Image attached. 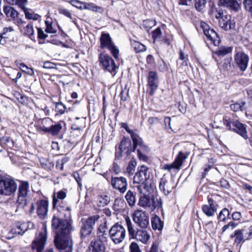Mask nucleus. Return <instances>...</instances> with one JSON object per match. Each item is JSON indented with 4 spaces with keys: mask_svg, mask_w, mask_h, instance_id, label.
I'll list each match as a JSON object with an SVG mask.
<instances>
[{
    "mask_svg": "<svg viewBox=\"0 0 252 252\" xmlns=\"http://www.w3.org/2000/svg\"><path fill=\"white\" fill-rule=\"evenodd\" d=\"M246 102L243 101H239L231 104L230 105V109L234 112H238L239 111H243L246 109L245 105Z\"/></svg>",
    "mask_w": 252,
    "mask_h": 252,
    "instance_id": "obj_35",
    "label": "nucleus"
},
{
    "mask_svg": "<svg viewBox=\"0 0 252 252\" xmlns=\"http://www.w3.org/2000/svg\"><path fill=\"white\" fill-rule=\"evenodd\" d=\"M89 249L91 252H105L106 246L105 244L93 240L90 242Z\"/></svg>",
    "mask_w": 252,
    "mask_h": 252,
    "instance_id": "obj_27",
    "label": "nucleus"
},
{
    "mask_svg": "<svg viewBox=\"0 0 252 252\" xmlns=\"http://www.w3.org/2000/svg\"><path fill=\"white\" fill-rule=\"evenodd\" d=\"M220 120V123H222L229 130H232V123L234 121L228 116L222 117L220 115H216L214 118V123H217V121Z\"/></svg>",
    "mask_w": 252,
    "mask_h": 252,
    "instance_id": "obj_29",
    "label": "nucleus"
},
{
    "mask_svg": "<svg viewBox=\"0 0 252 252\" xmlns=\"http://www.w3.org/2000/svg\"><path fill=\"white\" fill-rule=\"evenodd\" d=\"M159 189L165 195L170 193L174 187V183L172 180H168L164 177L160 179Z\"/></svg>",
    "mask_w": 252,
    "mask_h": 252,
    "instance_id": "obj_21",
    "label": "nucleus"
},
{
    "mask_svg": "<svg viewBox=\"0 0 252 252\" xmlns=\"http://www.w3.org/2000/svg\"><path fill=\"white\" fill-rule=\"evenodd\" d=\"M62 128V126L61 124L58 123V124L52 125L49 127L50 133L52 135H57L58 134Z\"/></svg>",
    "mask_w": 252,
    "mask_h": 252,
    "instance_id": "obj_41",
    "label": "nucleus"
},
{
    "mask_svg": "<svg viewBox=\"0 0 252 252\" xmlns=\"http://www.w3.org/2000/svg\"><path fill=\"white\" fill-rule=\"evenodd\" d=\"M163 222L158 216H155L152 219V227L155 230H161L163 227Z\"/></svg>",
    "mask_w": 252,
    "mask_h": 252,
    "instance_id": "obj_34",
    "label": "nucleus"
},
{
    "mask_svg": "<svg viewBox=\"0 0 252 252\" xmlns=\"http://www.w3.org/2000/svg\"><path fill=\"white\" fill-rule=\"evenodd\" d=\"M126 235L124 226L119 222L115 223L109 230V236L115 244L122 243L125 239Z\"/></svg>",
    "mask_w": 252,
    "mask_h": 252,
    "instance_id": "obj_8",
    "label": "nucleus"
},
{
    "mask_svg": "<svg viewBox=\"0 0 252 252\" xmlns=\"http://www.w3.org/2000/svg\"><path fill=\"white\" fill-rule=\"evenodd\" d=\"M110 184L113 189L119 190L122 193L126 192L127 189V181L124 177H112Z\"/></svg>",
    "mask_w": 252,
    "mask_h": 252,
    "instance_id": "obj_15",
    "label": "nucleus"
},
{
    "mask_svg": "<svg viewBox=\"0 0 252 252\" xmlns=\"http://www.w3.org/2000/svg\"><path fill=\"white\" fill-rule=\"evenodd\" d=\"M46 29L45 32L50 33H55L57 32L56 30H55L52 26V23L49 21H46Z\"/></svg>",
    "mask_w": 252,
    "mask_h": 252,
    "instance_id": "obj_49",
    "label": "nucleus"
},
{
    "mask_svg": "<svg viewBox=\"0 0 252 252\" xmlns=\"http://www.w3.org/2000/svg\"><path fill=\"white\" fill-rule=\"evenodd\" d=\"M229 211L227 208H223L219 214L218 219L220 221L225 222L229 219Z\"/></svg>",
    "mask_w": 252,
    "mask_h": 252,
    "instance_id": "obj_38",
    "label": "nucleus"
},
{
    "mask_svg": "<svg viewBox=\"0 0 252 252\" xmlns=\"http://www.w3.org/2000/svg\"><path fill=\"white\" fill-rule=\"evenodd\" d=\"M232 52V48L230 47H221L219 48L217 52V54L219 56H225Z\"/></svg>",
    "mask_w": 252,
    "mask_h": 252,
    "instance_id": "obj_45",
    "label": "nucleus"
},
{
    "mask_svg": "<svg viewBox=\"0 0 252 252\" xmlns=\"http://www.w3.org/2000/svg\"><path fill=\"white\" fill-rule=\"evenodd\" d=\"M29 183L27 181H20L18 186L17 199L16 200L17 209L16 212L19 209L26 210L28 202L26 199L29 190Z\"/></svg>",
    "mask_w": 252,
    "mask_h": 252,
    "instance_id": "obj_6",
    "label": "nucleus"
},
{
    "mask_svg": "<svg viewBox=\"0 0 252 252\" xmlns=\"http://www.w3.org/2000/svg\"><path fill=\"white\" fill-rule=\"evenodd\" d=\"M17 189L18 186L14 178L9 175H0V195L12 196Z\"/></svg>",
    "mask_w": 252,
    "mask_h": 252,
    "instance_id": "obj_3",
    "label": "nucleus"
},
{
    "mask_svg": "<svg viewBox=\"0 0 252 252\" xmlns=\"http://www.w3.org/2000/svg\"><path fill=\"white\" fill-rule=\"evenodd\" d=\"M220 186L225 189H227L230 187L228 182L224 179H221L220 181Z\"/></svg>",
    "mask_w": 252,
    "mask_h": 252,
    "instance_id": "obj_62",
    "label": "nucleus"
},
{
    "mask_svg": "<svg viewBox=\"0 0 252 252\" xmlns=\"http://www.w3.org/2000/svg\"><path fill=\"white\" fill-rule=\"evenodd\" d=\"M68 236L55 237V244L61 252H72V242Z\"/></svg>",
    "mask_w": 252,
    "mask_h": 252,
    "instance_id": "obj_12",
    "label": "nucleus"
},
{
    "mask_svg": "<svg viewBox=\"0 0 252 252\" xmlns=\"http://www.w3.org/2000/svg\"><path fill=\"white\" fill-rule=\"evenodd\" d=\"M206 0H195V7L198 11H202L205 7Z\"/></svg>",
    "mask_w": 252,
    "mask_h": 252,
    "instance_id": "obj_43",
    "label": "nucleus"
},
{
    "mask_svg": "<svg viewBox=\"0 0 252 252\" xmlns=\"http://www.w3.org/2000/svg\"><path fill=\"white\" fill-rule=\"evenodd\" d=\"M130 136L133 145L128 138L124 136L118 150L115 153V160L120 159L123 156H126V158H130L131 154L135 152L136 148L144 143L142 138L137 133L134 132Z\"/></svg>",
    "mask_w": 252,
    "mask_h": 252,
    "instance_id": "obj_1",
    "label": "nucleus"
},
{
    "mask_svg": "<svg viewBox=\"0 0 252 252\" xmlns=\"http://www.w3.org/2000/svg\"><path fill=\"white\" fill-rule=\"evenodd\" d=\"M189 153L187 151H181L179 152L175 160L170 164H165L163 169L169 172L172 169H180L184 161L188 157Z\"/></svg>",
    "mask_w": 252,
    "mask_h": 252,
    "instance_id": "obj_14",
    "label": "nucleus"
},
{
    "mask_svg": "<svg viewBox=\"0 0 252 252\" xmlns=\"http://www.w3.org/2000/svg\"><path fill=\"white\" fill-rule=\"evenodd\" d=\"M208 204L202 205V210L207 217H213L217 211V208L215 206L214 201L212 198L208 197Z\"/></svg>",
    "mask_w": 252,
    "mask_h": 252,
    "instance_id": "obj_23",
    "label": "nucleus"
},
{
    "mask_svg": "<svg viewBox=\"0 0 252 252\" xmlns=\"http://www.w3.org/2000/svg\"><path fill=\"white\" fill-rule=\"evenodd\" d=\"M66 196V193L63 190H60L57 193L54 192L53 195V208L56 209L59 200H63Z\"/></svg>",
    "mask_w": 252,
    "mask_h": 252,
    "instance_id": "obj_33",
    "label": "nucleus"
},
{
    "mask_svg": "<svg viewBox=\"0 0 252 252\" xmlns=\"http://www.w3.org/2000/svg\"><path fill=\"white\" fill-rule=\"evenodd\" d=\"M134 223L140 228H147L149 226V217L145 211L137 210L132 214Z\"/></svg>",
    "mask_w": 252,
    "mask_h": 252,
    "instance_id": "obj_11",
    "label": "nucleus"
},
{
    "mask_svg": "<svg viewBox=\"0 0 252 252\" xmlns=\"http://www.w3.org/2000/svg\"><path fill=\"white\" fill-rule=\"evenodd\" d=\"M225 13H226L225 11L224 10H222V9L217 10L216 11V13L215 14V17L217 19L221 18L220 20H222V19L225 18V16L226 15V14H225Z\"/></svg>",
    "mask_w": 252,
    "mask_h": 252,
    "instance_id": "obj_53",
    "label": "nucleus"
},
{
    "mask_svg": "<svg viewBox=\"0 0 252 252\" xmlns=\"http://www.w3.org/2000/svg\"><path fill=\"white\" fill-rule=\"evenodd\" d=\"M149 168L145 165H141L138 168L137 172L133 177V183L146 182L150 178Z\"/></svg>",
    "mask_w": 252,
    "mask_h": 252,
    "instance_id": "obj_17",
    "label": "nucleus"
},
{
    "mask_svg": "<svg viewBox=\"0 0 252 252\" xmlns=\"http://www.w3.org/2000/svg\"><path fill=\"white\" fill-rule=\"evenodd\" d=\"M98 61L100 65L105 70L110 72L113 76L116 73L118 68L112 58L105 52H101L99 55Z\"/></svg>",
    "mask_w": 252,
    "mask_h": 252,
    "instance_id": "obj_10",
    "label": "nucleus"
},
{
    "mask_svg": "<svg viewBox=\"0 0 252 252\" xmlns=\"http://www.w3.org/2000/svg\"><path fill=\"white\" fill-rule=\"evenodd\" d=\"M99 218V215H95L81 219L80 237L82 239H85L91 236L94 229L95 224Z\"/></svg>",
    "mask_w": 252,
    "mask_h": 252,
    "instance_id": "obj_7",
    "label": "nucleus"
},
{
    "mask_svg": "<svg viewBox=\"0 0 252 252\" xmlns=\"http://www.w3.org/2000/svg\"><path fill=\"white\" fill-rule=\"evenodd\" d=\"M37 37L40 39H45L48 37V35L45 34L41 28H37Z\"/></svg>",
    "mask_w": 252,
    "mask_h": 252,
    "instance_id": "obj_57",
    "label": "nucleus"
},
{
    "mask_svg": "<svg viewBox=\"0 0 252 252\" xmlns=\"http://www.w3.org/2000/svg\"><path fill=\"white\" fill-rule=\"evenodd\" d=\"M56 208L58 211V214L56 215H63L64 218H70L71 209L70 208L64 204L62 201L59 205L56 206Z\"/></svg>",
    "mask_w": 252,
    "mask_h": 252,
    "instance_id": "obj_25",
    "label": "nucleus"
},
{
    "mask_svg": "<svg viewBox=\"0 0 252 252\" xmlns=\"http://www.w3.org/2000/svg\"><path fill=\"white\" fill-rule=\"evenodd\" d=\"M159 69L160 71H162V72L166 71L168 69L167 65L164 62L163 60H162L161 63L159 65Z\"/></svg>",
    "mask_w": 252,
    "mask_h": 252,
    "instance_id": "obj_64",
    "label": "nucleus"
},
{
    "mask_svg": "<svg viewBox=\"0 0 252 252\" xmlns=\"http://www.w3.org/2000/svg\"><path fill=\"white\" fill-rule=\"evenodd\" d=\"M200 27L202 29L204 35L215 46L219 45L220 38L217 33L205 22L201 21Z\"/></svg>",
    "mask_w": 252,
    "mask_h": 252,
    "instance_id": "obj_13",
    "label": "nucleus"
},
{
    "mask_svg": "<svg viewBox=\"0 0 252 252\" xmlns=\"http://www.w3.org/2000/svg\"><path fill=\"white\" fill-rule=\"evenodd\" d=\"M84 7V9H88L94 12L102 13L103 11L102 7L99 6H97L93 3L86 2Z\"/></svg>",
    "mask_w": 252,
    "mask_h": 252,
    "instance_id": "obj_39",
    "label": "nucleus"
},
{
    "mask_svg": "<svg viewBox=\"0 0 252 252\" xmlns=\"http://www.w3.org/2000/svg\"><path fill=\"white\" fill-rule=\"evenodd\" d=\"M66 108L61 102L56 103L55 111L57 112V115L63 114Z\"/></svg>",
    "mask_w": 252,
    "mask_h": 252,
    "instance_id": "obj_44",
    "label": "nucleus"
},
{
    "mask_svg": "<svg viewBox=\"0 0 252 252\" xmlns=\"http://www.w3.org/2000/svg\"><path fill=\"white\" fill-rule=\"evenodd\" d=\"M100 42L101 49L107 48L115 59L119 58V50L112 41L109 33L103 32L100 38Z\"/></svg>",
    "mask_w": 252,
    "mask_h": 252,
    "instance_id": "obj_9",
    "label": "nucleus"
},
{
    "mask_svg": "<svg viewBox=\"0 0 252 252\" xmlns=\"http://www.w3.org/2000/svg\"><path fill=\"white\" fill-rule=\"evenodd\" d=\"M246 126V125L241 123L238 121H233L232 123V130L245 140L249 139Z\"/></svg>",
    "mask_w": 252,
    "mask_h": 252,
    "instance_id": "obj_22",
    "label": "nucleus"
},
{
    "mask_svg": "<svg viewBox=\"0 0 252 252\" xmlns=\"http://www.w3.org/2000/svg\"><path fill=\"white\" fill-rule=\"evenodd\" d=\"M161 31L160 28H157L152 32V37L155 40L156 39L160 37L161 35Z\"/></svg>",
    "mask_w": 252,
    "mask_h": 252,
    "instance_id": "obj_55",
    "label": "nucleus"
},
{
    "mask_svg": "<svg viewBox=\"0 0 252 252\" xmlns=\"http://www.w3.org/2000/svg\"><path fill=\"white\" fill-rule=\"evenodd\" d=\"M245 229H239L236 230V238L235 239V243L239 244L241 242H244V237L245 235L244 236V233H245Z\"/></svg>",
    "mask_w": 252,
    "mask_h": 252,
    "instance_id": "obj_40",
    "label": "nucleus"
},
{
    "mask_svg": "<svg viewBox=\"0 0 252 252\" xmlns=\"http://www.w3.org/2000/svg\"><path fill=\"white\" fill-rule=\"evenodd\" d=\"M244 5L246 10L252 18V0H245Z\"/></svg>",
    "mask_w": 252,
    "mask_h": 252,
    "instance_id": "obj_48",
    "label": "nucleus"
},
{
    "mask_svg": "<svg viewBox=\"0 0 252 252\" xmlns=\"http://www.w3.org/2000/svg\"><path fill=\"white\" fill-rule=\"evenodd\" d=\"M0 145L5 149H12L16 146L15 142L9 136H3L0 138Z\"/></svg>",
    "mask_w": 252,
    "mask_h": 252,
    "instance_id": "obj_30",
    "label": "nucleus"
},
{
    "mask_svg": "<svg viewBox=\"0 0 252 252\" xmlns=\"http://www.w3.org/2000/svg\"><path fill=\"white\" fill-rule=\"evenodd\" d=\"M218 4L229 7L231 9L237 11L240 8V4L236 0H219Z\"/></svg>",
    "mask_w": 252,
    "mask_h": 252,
    "instance_id": "obj_26",
    "label": "nucleus"
},
{
    "mask_svg": "<svg viewBox=\"0 0 252 252\" xmlns=\"http://www.w3.org/2000/svg\"><path fill=\"white\" fill-rule=\"evenodd\" d=\"M125 198L130 206H133L136 202V193L129 190L125 196Z\"/></svg>",
    "mask_w": 252,
    "mask_h": 252,
    "instance_id": "obj_36",
    "label": "nucleus"
},
{
    "mask_svg": "<svg viewBox=\"0 0 252 252\" xmlns=\"http://www.w3.org/2000/svg\"><path fill=\"white\" fill-rule=\"evenodd\" d=\"M110 198L107 195L100 196L99 197V206H104L107 205L110 202Z\"/></svg>",
    "mask_w": 252,
    "mask_h": 252,
    "instance_id": "obj_50",
    "label": "nucleus"
},
{
    "mask_svg": "<svg viewBox=\"0 0 252 252\" xmlns=\"http://www.w3.org/2000/svg\"><path fill=\"white\" fill-rule=\"evenodd\" d=\"M129 235L132 239H136L143 244H146L150 238V234L146 230L147 228H140L136 230L132 223L129 218L126 219Z\"/></svg>",
    "mask_w": 252,
    "mask_h": 252,
    "instance_id": "obj_4",
    "label": "nucleus"
},
{
    "mask_svg": "<svg viewBox=\"0 0 252 252\" xmlns=\"http://www.w3.org/2000/svg\"><path fill=\"white\" fill-rule=\"evenodd\" d=\"M249 61V56L243 52H238L234 56V62L242 71L246 70Z\"/></svg>",
    "mask_w": 252,
    "mask_h": 252,
    "instance_id": "obj_16",
    "label": "nucleus"
},
{
    "mask_svg": "<svg viewBox=\"0 0 252 252\" xmlns=\"http://www.w3.org/2000/svg\"><path fill=\"white\" fill-rule=\"evenodd\" d=\"M39 160L42 167L45 170H50L54 166V163L51 159L40 158H39Z\"/></svg>",
    "mask_w": 252,
    "mask_h": 252,
    "instance_id": "obj_32",
    "label": "nucleus"
},
{
    "mask_svg": "<svg viewBox=\"0 0 252 252\" xmlns=\"http://www.w3.org/2000/svg\"><path fill=\"white\" fill-rule=\"evenodd\" d=\"M150 149L144 143L139 146L137 149V155L140 160L147 161L148 158L146 154L149 153Z\"/></svg>",
    "mask_w": 252,
    "mask_h": 252,
    "instance_id": "obj_28",
    "label": "nucleus"
},
{
    "mask_svg": "<svg viewBox=\"0 0 252 252\" xmlns=\"http://www.w3.org/2000/svg\"><path fill=\"white\" fill-rule=\"evenodd\" d=\"M73 175L74 179L77 182L78 186L81 188L82 186V179L80 177L79 174L78 173H74Z\"/></svg>",
    "mask_w": 252,
    "mask_h": 252,
    "instance_id": "obj_63",
    "label": "nucleus"
},
{
    "mask_svg": "<svg viewBox=\"0 0 252 252\" xmlns=\"http://www.w3.org/2000/svg\"><path fill=\"white\" fill-rule=\"evenodd\" d=\"M47 239L46 230L39 234L38 237L33 241L32 248L33 250H36V252H42L44 248L45 244Z\"/></svg>",
    "mask_w": 252,
    "mask_h": 252,
    "instance_id": "obj_18",
    "label": "nucleus"
},
{
    "mask_svg": "<svg viewBox=\"0 0 252 252\" xmlns=\"http://www.w3.org/2000/svg\"><path fill=\"white\" fill-rule=\"evenodd\" d=\"M48 201L41 199L36 202V212L38 216L41 219H44L48 211Z\"/></svg>",
    "mask_w": 252,
    "mask_h": 252,
    "instance_id": "obj_19",
    "label": "nucleus"
},
{
    "mask_svg": "<svg viewBox=\"0 0 252 252\" xmlns=\"http://www.w3.org/2000/svg\"><path fill=\"white\" fill-rule=\"evenodd\" d=\"M24 35L30 38L32 40H34L35 34L33 29V26L32 23H30L23 28L22 31Z\"/></svg>",
    "mask_w": 252,
    "mask_h": 252,
    "instance_id": "obj_31",
    "label": "nucleus"
},
{
    "mask_svg": "<svg viewBox=\"0 0 252 252\" xmlns=\"http://www.w3.org/2000/svg\"><path fill=\"white\" fill-rule=\"evenodd\" d=\"M219 23L221 28L225 31L233 29L235 26V22L231 20L230 16L228 15L225 16L224 19L220 20Z\"/></svg>",
    "mask_w": 252,
    "mask_h": 252,
    "instance_id": "obj_24",
    "label": "nucleus"
},
{
    "mask_svg": "<svg viewBox=\"0 0 252 252\" xmlns=\"http://www.w3.org/2000/svg\"><path fill=\"white\" fill-rule=\"evenodd\" d=\"M162 201L158 195H143L138 201V205L144 208H149L152 211L162 209Z\"/></svg>",
    "mask_w": 252,
    "mask_h": 252,
    "instance_id": "obj_5",
    "label": "nucleus"
},
{
    "mask_svg": "<svg viewBox=\"0 0 252 252\" xmlns=\"http://www.w3.org/2000/svg\"><path fill=\"white\" fill-rule=\"evenodd\" d=\"M245 238L246 240L252 238V225L247 229H245Z\"/></svg>",
    "mask_w": 252,
    "mask_h": 252,
    "instance_id": "obj_58",
    "label": "nucleus"
},
{
    "mask_svg": "<svg viewBox=\"0 0 252 252\" xmlns=\"http://www.w3.org/2000/svg\"><path fill=\"white\" fill-rule=\"evenodd\" d=\"M26 18L29 20H37L40 19V16L34 12L25 11Z\"/></svg>",
    "mask_w": 252,
    "mask_h": 252,
    "instance_id": "obj_46",
    "label": "nucleus"
},
{
    "mask_svg": "<svg viewBox=\"0 0 252 252\" xmlns=\"http://www.w3.org/2000/svg\"><path fill=\"white\" fill-rule=\"evenodd\" d=\"M96 242H99L103 244L107 243L108 241V236L107 233L97 234V237L94 239Z\"/></svg>",
    "mask_w": 252,
    "mask_h": 252,
    "instance_id": "obj_42",
    "label": "nucleus"
},
{
    "mask_svg": "<svg viewBox=\"0 0 252 252\" xmlns=\"http://www.w3.org/2000/svg\"><path fill=\"white\" fill-rule=\"evenodd\" d=\"M134 48L136 53L144 52L146 50V46L139 42L136 43Z\"/></svg>",
    "mask_w": 252,
    "mask_h": 252,
    "instance_id": "obj_56",
    "label": "nucleus"
},
{
    "mask_svg": "<svg viewBox=\"0 0 252 252\" xmlns=\"http://www.w3.org/2000/svg\"><path fill=\"white\" fill-rule=\"evenodd\" d=\"M106 233V222L100 225L97 229V234Z\"/></svg>",
    "mask_w": 252,
    "mask_h": 252,
    "instance_id": "obj_60",
    "label": "nucleus"
},
{
    "mask_svg": "<svg viewBox=\"0 0 252 252\" xmlns=\"http://www.w3.org/2000/svg\"><path fill=\"white\" fill-rule=\"evenodd\" d=\"M70 218H64L63 215H54L51 221V228L56 234L55 237L69 235L72 230Z\"/></svg>",
    "mask_w": 252,
    "mask_h": 252,
    "instance_id": "obj_2",
    "label": "nucleus"
},
{
    "mask_svg": "<svg viewBox=\"0 0 252 252\" xmlns=\"http://www.w3.org/2000/svg\"><path fill=\"white\" fill-rule=\"evenodd\" d=\"M70 3L73 6L80 9H85V2H82L78 0H70Z\"/></svg>",
    "mask_w": 252,
    "mask_h": 252,
    "instance_id": "obj_47",
    "label": "nucleus"
},
{
    "mask_svg": "<svg viewBox=\"0 0 252 252\" xmlns=\"http://www.w3.org/2000/svg\"><path fill=\"white\" fill-rule=\"evenodd\" d=\"M130 252H141L138 245L135 242H132L129 246Z\"/></svg>",
    "mask_w": 252,
    "mask_h": 252,
    "instance_id": "obj_54",
    "label": "nucleus"
},
{
    "mask_svg": "<svg viewBox=\"0 0 252 252\" xmlns=\"http://www.w3.org/2000/svg\"><path fill=\"white\" fill-rule=\"evenodd\" d=\"M136 165L137 163L136 159L134 158H132L126 167V173L129 176L133 175L135 172V169Z\"/></svg>",
    "mask_w": 252,
    "mask_h": 252,
    "instance_id": "obj_37",
    "label": "nucleus"
},
{
    "mask_svg": "<svg viewBox=\"0 0 252 252\" xmlns=\"http://www.w3.org/2000/svg\"><path fill=\"white\" fill-rule=\"evenodd\" d=\"M148 83L150 89L149 94L152 95L158 87V77L156 72L151 71L149 72Z\"/></svg>",
    "mask_w": 252,
    "mask_h": 252,
    "instance_id": "obj_20",
    "label": "nucleus"
},
{
    "mask_svg": "<svg viewBox=\"0 0 252 252\" xmlns=\"http://www.w3.org/2000/svg\"><path fill=\"white\" fill-rule=\"evenodd\" d=\"M154 25V22L153 21L145 20L143 23V26L145 28H151Z\"/></svg>",
    "mask_w": 252,
    "mask_h": 252,
    "instance_id": "obj_61",
    "label": "nucleus"
},
{
    "mask_svg": "<svg viewBox=\"0 0 252 252\" xmlns=\"http://www.w3.org/2000/svg\"><path fill=\"white\" fill-rule=\"evenodd\" d=\"M137 184L138 185L135 186V187H136L137 190L140 193H142L143 189H147L148 191V186L147 185L146 182L139 183Z\"/></svg>",
    "mask_w": 252,
    "mask_h": 252,
    "instance_id": "obj_52",
    "label": "nucleus"
},
{
    "mask_svg": "<svg viewBox=\"0 0 252 252\" xmlns=\"http://www.w3.org/2000/svg\"><path fill=\"white\" fill-rule=\"evenodd\" d=\"M123 203L124 202L122 199L120 198L115 199L113 203V209L115 210H118L120 207L122 206Z\"/></svg>",
    "mask_w": 252,
    "mask_h": 252,
    "instance_id": "obj_51",
    "label": "nucleus"
},
{
    "mask_svg": "<svg viewBox=\"0 0 252 252\" xmlns=\"http://www.w3.org/2000/svg\"><path fill=\"white\" fill-rule=\"evenodd\" d=\"M21 66L23 67H26V69H24L23 68H22L21 70L22 71L26 72L29 75H33V70L32 68L28 67L27 65H26L24 63H21Z\"/></svg>",
    "mask_w": 252,
    "mask_h": 252,
    "instance_id": "obj_59",
    "label": "nucleus"
}]
</instances>
